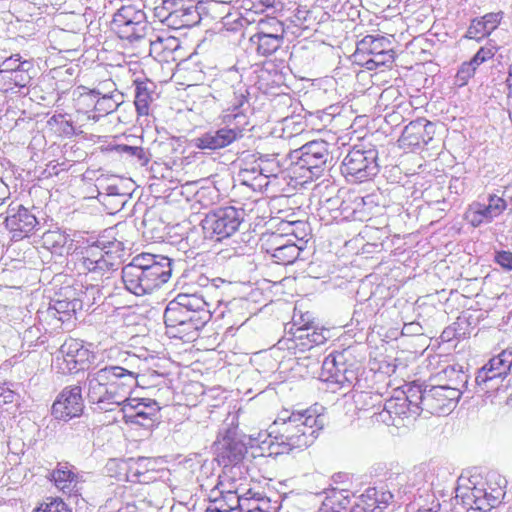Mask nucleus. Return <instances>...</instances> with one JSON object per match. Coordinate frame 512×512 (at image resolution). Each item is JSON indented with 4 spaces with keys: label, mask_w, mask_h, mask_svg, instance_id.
Wrapping results in <instances>:
<instances>
[{
    "label": "nucleus",
    "mask_w": 512,
    "mask_h": 512,
    "mask_svg": "<svg viewBox=\"0 0 512 512\" xmlns=\"http://www.w3.org/2000/svg\"><path fill=\"white\" fill-rule=\"evenodd\" d=\"M136 384L137 373L111 365L90 370L84 385L88 401L97 410L108 412L126 402Z\"/></svg>",
    "instance_id": "1"
},
{
    "label": "nucleus",
    "mask_w": 512,
    "mask_h": 512,
    "mask_svg": "<svg viewBox=\"0 0 512 512\" xmlns=\"http://www.w3.org/2000/svg\"><path fill=\"white\" fill-rule=\"evenodd\" d=\"M212 304L204 293L182 292L171 300L164 311L167 334L190 341L211 319Z\"/></svg>",
    "instance_id": "2"
},
{
    "label": "nucleus",
    "mask_w": 512,
    "mask_h": 512,
    "mask_svg": "<svg viewBox=\"0 0 512 512\" xmlns=\"http://www.w3.org/2000/svg\"><path fill=\"white\" fill-rule=\"evenodd\" d=\"M325 425V417L315 409L303 411L283 410L271 426L276 443L282 447L280 453L311 446Z\"/></svg>",
    "instance_id": "3"
},
{
    "label": "nucleus",
    "mask_w": 512,
    "mask_h": 512,
    "mask_svg": "<svg viewBox=\"0 0 512 512\" xmlns=\"http://www.w3.org/2000/svg\"><path fill=\"white\" fill-rule=\"evenodd\" d=\"M172 274V261L163 255L141 253L122 268V281L127 291L142 296L167 283Z\"/></svg>",
    "instance_id": "4"
},
{
    "label": "nucleus",
    "mask_w": 512,
    "mask_h": 512,
    "mask_svg": "<svg viewBox=\"0 0 512 512\" xmlns=\"http://www.w3.org/2000/svg\"><path fill=\"white\" fill-rule=\"evenodd\" d=\"M290 158L293 173L307 180L318 179L324 172L329 158V144L324 140H314L294 150Z\"/></svg>",
    "instance_id": "5"
},
{
    "label": "nucleus",
    "mask_w": 512,
    "mask_h": 512,
    "mask_svg": "<svg viewBox=\"0 0 512 512\" xmlns=\"http://www.w3.org/2000/svg\"><path fill=\"white\" fill-rule=\"evenodd\" d=\"M122 243L98 240L83 248L80 265L83 270L102 275L115 270L120 263Z\"/></svg>",
    "instance_id": "6"
},
{
    "label": "nucleus",
    "mask_w": 512,
    "mask_h": 512,
    "mask_svg": "<svg viewBox=\"0 0 512 512\" xmlns=\"http://www.w3.org/2000/svg\"><path fill=\"white\" fill-rule=\"evenodd\" d=\"M391 41L382 35H367L361 39L353 53L354 63L368 70L386 66L394 61V51Z\"/></svg>",
    "instance_id": "7"
},
{
    "label": "nucleus",
    "mask_w": 512,
    "mask_h": 512,
    "mask_svg": "<svg viewBox=\"0 0 512 512\" xmlns=\"http://www.w3.org/2000/svg\"><path fill=\"white\" fill-rule=\"evenodd\" d=\"M412 388L408 389L407 394L386 400L383 409L377 414V421L396 427L405 425V421H414L423 408L417 399L418 393L411 392Z\"/></svg>",
    "instance_id": "8"
},
{
    "label": "nucleus",
    "mask_w": 512,
    "mask_h": 512,
    "mask_svg": "<svg viewBox=\"0 0 512 512\" xmlns=\"http://www.w3.org/2000/svg\"><path fill=\"white\" fill-rule=\"evenodd\" d=\"M243 221V211L232 206L217 208L201 221L205 238L221 241L231 237Z\"/></svg>",
    "instance_id": "9"
},
{
    "label": "nucleus",
    "mask_w": 512,
    "mask_h": 512,
    "mask_svg": "<svg viewBox=\"0 0 512 512\" xmlns=\"http://www.w3.org/2000/svg\"><path fill=\"white\" fill-rule=\"evenodd\" d=\"M377 151L374 149H352L344 157L341 164L342 175L350 182H365L379 172Z\"/></svg>",
    "instance_id": "10"
},
{
    "label": "nucleus",
    "mask_w": 512,
    "mask_h": 512,
    "mask_svg": "<svg viewBox=\"0 0 512 512\" xmlns=\"http://www.w3.org/2000/svg\"><path fill=\"white\" fill-rule=\"evenodd\" d=\"M111 26L119 38L130 42L143 38L148 27L145 12L134 4L120 7L113 16Z\"/></svg>",
    "instance_id": "11"
},
{
    "label": "nucleus",
    "mask_w": 512,
    "mask_h": 512,
    "mask_svg": "<svg viewBox=\"0 0 512 512\" xmlns=\"http://www.w3.org/2000/svg\"><path fill=\"white\" fill-rule=\"evenodd\" d=\"M502 493L493 489L488 492L483 486H477L470 482V485H459L456 489L455 505L461 506L463 511L477 510L488 512L498 503Z\"/></svg>",
    "instance_id": "12"
},
{
    "label": "nucleus",
    "mask_w": 512,
    "mask_h": 512,
    "mask_svg": "<svg viewBox=\"0 0 512 512\" xmlns=\"http://www.w3.org/2000/svg\"><path fill=\"white\" fill-rule=\"evenodd\" d=\"M417 392L419 403L431 414H448L460 399L458 388H449L442 384L434 385L430 389L421 390L420 386H413L411 392Z\"/></svg>",
    "instance_id": "13"
},
{
    "label": "nucleus",
    "mask_w": 512,
    "mask_h": 512,
    "mask_svg": "<svg viewBox=\"0 0 512 512\" xmlns=\"http://www.w3.org/2000/svg\"><path fill=\"white\" fill-rule=\"evenodd\" d=\"M511 368L512 350L505 349L478 370L475 382L484 392L497 389L499 383L510 373Z\"/></svg>",
    "instance_id": "14"
},
{
    "label": "nucleus",
    "mask_w": 512,
    "mask_h": 512,
    "mask_svg": "<svg viewBox=\"0 0 512 512\" xmlns=\"http://www.w3.org/2000/svg\"><path fill=\"white\" fill-rule=\"evenodd\" d=\"M307 237L308 225L305 222H282L277 231L262 235L261 248L272 255L293 240L306 243Z\"/></svg>",
    "instance_id": "15"
},
{
    "label": "nucleus",
    "mask_w": 512,
    "mask_h": 512,
    "mask_svg": "<svg viewBox=\"0 0 512 512\" xmlns=\"http://www.w3.org/2000/svg\"><path fill=\"white\" fill-rule=\"evenodd\" d=\"M93 353L77 339H67L59 348L56 362L63 373H77L88 368Z\"/></svg>",
    "instance_id": "16"
},
{
    "label": "nucleus",
    "mask_w": 512,
    "mask_h": 512,
    "mask_svg": "<svg viewBox=\"0 0 512 512\" xmlns=\"http://www.w3.org/2000/svg\"><path fill=\"white\" fill-rule=\"evenodd\" d=\"M125 423L137 424L142 427L152 426L157 420L160 406L150 398H129L121 406Z\"/></svg>",
    "instance_id": "17"
},
{
    "label": "nucleus",
    "mask_w": 512,
    "mask_h": 512,
    "mask_svg": "<svg viewBox=\"0 0 512 512\" xmlns=\"http://www.w3.org/2000/svg\"><path fill=\"white\" fill-rule=\"evenodd\" d=\"M204 10L200 0H183L166 10L164 21L173 29L192 27L200 23Z\"/></svg>",
    "instance_id": "18"
},
{
    "label": "nucleus",
    "mask_w": 512,
    "mask_h": 512,
    "mask_svg": "<svg viewBox=\"0 0 512 512\" xmlns=\"http://www.w3.org/2000/svg\"><path fill=\"white\" fill-rule=\"evenodd\" d=\"M84 410L82 388L79 385L65 387L52 405V415L63 421L80 417Z\"/></svg>",
    "instance_id": "19"
},
{
    "label": "nucleus",
    "mask_w": 512,
    "mask_h": 512,
    "mask_svg": "<svg viewBox=\"0 0 512 512\" xmlns=\"http://www.w3.org/2000/svg\"><path fill=\"white\" fill-rule=\"evenodd\" d=\"M436 133V124L426 119L419 118L411 121L405 126L399 139L400 145L404 148H422L424 146L433 145Z\"/></svg>",
    "instance_id": "20"
},
{
    "label": "nucleus",
    "mask_w": 512,
    "mask_h": 512,
    "mask_svg": "<svg viewBox=\"0 0 512 512\" xmlns=\"http://www.w3.org/2000/svg\"><path fill=\"white\" fill-rule=\"evenodd\" d=\"M355 378V372L346 364L344 351L333 352L325 357L320 372L322 381L336 383L344 387L352 384Z\"/></svg>",
    "instance_id": "21"
},
{
    "label": "nucleus",
    "mask_w": 512,
    "mask_h": 512,
    "mask_svg": "<svg viewBox=\"0 0 512 512\" xmlns=\"http://www.w3.org/2000/svg\"><path fill=\"white\" fill-rule=\"evenodd\" d=\"M96 294L100 298V290L96 286L87 288L82 299L75 297L71 298L66 295L62 297L60 294L57 298L51 300L47 310L48 315L64 323L65 321L69 320L72 315H75L77 311L82 310L83 305L86 302L88 305L90 304V296H92L93 301H95Z\"/></svg>",
    "instance_id": "22"
},
{
    "label": "nucleus",
    "mask_w": 512,
    "mask_h": 512,
    "mask_svg": "<svg viewBox=\"0 0 512 512\" xmlns=\"http://www.w3.org/2000/svg\"><path fill=\"white\" fill-rule=\"evenodd\" d=\"M5 224L12 233V238L19 240L30 235L38 225L36 216L23 205H9Z\"/></svg>",
    "instance_id": "23"
},
{
    "label": "nucleus",
    "mask_w": 512,
    "mask_h": 512,
    "mask_svg": "<svg viewBox=\"0 0 512 512\" xmlns=\"http://www.w3.org/2000/svg\"><path fill=\"white\" fill-rule=\"evenodd\" d=\"M214 449L218 462L224 466L237 464L247 452L245 444L231 431L214 443Z\"/></svg>",
    "instance_id": "24"
},
{
    "label": "nucleus",
    "mask_w": 512,
    "mask_h": 512,
    "mask_svg": "<svg viewBox=\"0 0 512 512\" xmlns=\"http://www.w3.org/2000/svg\"><path fill=\"white\" fill-rule=\"evenodd\" d=\"M505 208V200L502 197L490 195L487 205L473 203L466 212V219L472 226L478 227L483 223L491 222L495 217L500 215Z\"/></svg>",
    "instance_id": "25"
},
{
    "label": "nucleus",
    "mask_w": 512,
    "mask_h": 512,
    "mask_svg": "<svg viewBox=\"0 0 512 512\" xmlns=\"http://www.w3.org/2000/svg\"><path fill=\"white\" fill-rule=\"evenodd\" d=\"M55 486L69 497L77 498L82 489L80 476L67 463H58L51 473Z\"/></svg>",
    "instance_id": "26"
},
{
    "label": "nucleus",
    "mask_w": 512,
    "mask_h": 512,
    "mask_svg": "<svg viewBox=\"0 0 512 512\" xmlns=\"http://www.w3.org/2000/svg\"><path fill=\"white\" fill-rule=\"evenodd\" d=\"M235 133L222 127L216 130H209L202 135L192 139L194 147L201 150H220L235 142Z\"/></svg>",
    "instance_id": "27"
},
{
    "label": "nucleus",
    "mask_w": 512,
    "mask_h": 512,
    "mask_svg": "<svg viewBox=\"0 0 512 512\" xmlns=\"http://www.w3.org/2000/svg\"><path fill=\"white\" fill-rule=\"evenodd\" d=\"M503 15L504 13L499 11L474 18L467 29L466 38L480 41L489 36L500 25Z\"/></svg>",
    "instance_id": "28"
},
{
    "label": "nucleus",
    "mask_w": 512,
    "mask_h": 512,
    "mask_svg": "<svg viewBox=\"0 0 512 512\" xmlns=\"http://www.w3.org/2000/svg\"><path fill=\"white\" fill-rule=\"evenodd\" d=\"M210 505L206 512H239L244 506H241V496L236 491H218V487L211 490Z\"/></svg>",
    "instance_id": "29"
},
{
    "label": "nucleus",
    "mask_w": 512,
    "mask_h": 512,
    "mask_svg": "<svg viewBox=\"0 0 512 512\" xmlns=\"http://www.w3.org/2000/svg\"><path fill=\"white\" fill-rule=\"evenodd\" d=\"M392 499L393 495L390 491L372 487L360 496L358 506L365 512H383Z\"/></svg>",
    "instance_id": "30"
},
{
    "label": "nucleus",
    "mask_w": 512,
    "mask_h": 512,
    "mask_svg": "<svg viewBox=\"0 0 512 512\" xmlns=\"http://www.w3.org/2000/svg\"><path fill=\"white\" fill-rule=\"evenodd\" d=\"M135 108L139 116H148L151 104L157 98L156 85L150 80L135 81Z\"/></svg>",
    "instance_id": "31"
},
{
    "label": "nucleus",
    "mask_w": 512,
    "mask_h": 512,
    "mask_svg": "<svg viewBox=\"0 0 512 512\" xmlns=\"http://www.w3.org/2000/svg\"><path fill=\"white\" fill-rule=\"evenodd\" d=\"M222 120L225 123L226 129L236 134V141L243 137V132L250 125L249 117L245 111L240 110L239 106L224 111Z\"/></svg>",
    "instance_id": "32"
},
{
    "label": "nucleus",
    "mask_w": 512,
    "mask_h": 512,
    "mask_svg": "<svg viewBox=\"0 0 512 512\" xmlns=\"http://www.w3.org/2000/svg\"><path fill=\"white\" fill-rule=\"evenodd\" d=\"M151 460L148 458H130L127 460V469L125 479L129 482L148 483L151 480V469L149 464Z\"/></svg>",
    "instance_id": "33"
},
{
    "label": "nucleus",
    "mask_w": 512,
    "mask_h": 512,
    "mask_svg": "<svg viewBox=\"0 0 512 512\" xmlns=\"http://www.w3.org/2000/svg\"><path fill=\"white\" fill-rule=\"evenodd\" d=\"M293 348H297L300 351L310 350L314 346L325 343L326 337L315 329L308 327L298 328L294 334Z\"/></svg>",
    "instance_id": "34"
},
{
    "label": "nucleus",
    "mask_w": 512,
    "mask_h": 512,
    "mask_svg": "<svg viewBox=\"0 0 512 512\" xmlns=\"http://www.w3.org/2000/svg\"><path fill=\"white\" fill-rule=\"evenodd\" d=\"M42 246L49 250L52 254L62 256L64 253H68L69 248L67 247L68 236L60 230L46 231L41 238Z\"/></svg>",
    "instance_id": "35"
},
{
    "label": "nucleus",
    "mask_w": 512,
    "mask_h": 512,
    "mask_svg": "<svg viewBox=\"0 0 512 512\" xmlns=\"http://www.w3.org/2000/svg\"><path fill=\"white\" fill-rule=\"evenodd\" d=\"M19 69L12 72L10 75H7L2 80L9 81L10 84L14 85L15 87L24 88L27 87L32 79L33 75L32 72H34V65L31 60H25V62L21 64H17Z\"/></svg>",
    "instance_id": "36"
},
{
    "label": "nucleus",
    "mask_w": 512,
    "mask_h": 512,
    "mask_svg": "<svg viewBox=\"0 0 512 512\" xmlns=\"http://www.w3.org/2000/svg\"><path fill=\"white\" fill-rule=\"evenodd\" d=\"M298 240H293L287 245H284L281 249L271 255V258L277 264L288 265L294 263L299 257L300 252L303 250L305 243H297Z\"/></svg>",
    "instance_id": "37"
},
{
    "label": "nucleus",
    "mask_w": 512,
    "mask_h": 512,
    "mask_svg": "<svg viewBox=\"0 0 512 512\" xmlns=\"http://www.w3.org/2000/svg\"><path fill=\"white\" fill-rule=\"evenodd\" d=\"M252 172H257L263 181L270 177L276 178L281 173V166L273 156L260 157L256 165L252 167Z\"/></svg>",
    "instance_id": "38"
},
{
    "label": "nucleus",
    "mask_w": 512,
    "mask_h": 512,
    "mask_svg": "<svg viewBox=\"0 0 512 512\" xmlns=\"http://www.w3.org/2000/svg\"><path fill=\"white\" fill-rule=\"evenodd\" d=\"M122 94L120 93H109L100 97H97V100L94 104V111L99 113V116L108 115L117 110L119 105L123 102Z\"/></svg>",
    "instance_id": "39"
},
{
    "label": "nucleus",
    "mask_w": 512,
    "mask_h": 512,
    "mask_svg": "<svg viewBox=\"0 0 512 512\" xmlns=\"http://www.w3.org/2000/svg\"><path fill=\"white\" fill-rule=\"evenodd\" d=\"M439 380L447 379V383L442 384L449 388H458L460 395L463 393V388L466 387L468 376L461 370H457L453 366L445 368L439 375Z\"/></svg>",
    "instance_id": "40"
},
{
    "label": "nucleus",
    "mask_w": 512,
    "mask_h": 512,
    "mask_svg": "<svg viewBox=\"0 0 512 512\" xmlns=\"http://www.w3.org/2000/svg\"><path fill=\"white\" fill-rule=\"evenodd\" d=\"M251 42L256 45L257 52L263 56L271 55L281 45L282 38L274 36L252 35Z\"/></svg>",
    "instance_id": "41"
},
{
    "label": "nucleus",
    "mask_w": 512,
    "mask_h": 512,
    "mask_svg": "<svg viewBox=\"0 0 512 512\" xmlns=\"http://www.w3.org/2000/svg\"><path fill=\"white\" fill-rule=\"evenodd\" d=\"M283 24L277 20L274 17L261 19L258 23V32H256L254 35H271L274 37H283Z\"/></svg>",
    "instance_id": "42"
},
{
    "label": "nucleus",
    "mask_w": 512,
    "mask_h": 512,
    "mask_svg": "<svg viewBox=\"0 0 512 512\" xmlns=\"http://www.w3.org/2000/svg\"><path fill=\"white\" fill-rule=\"evenodd\" d=\"M280 4L278 0H243L242 7L246 11H251L256 14L268 11L274 12L276 5Z\"/></svg>",
    "instance_id": "43"
},
{
    "label": "nucleus",
    "mask_w": 512,
    "mask_h": 512,
    "mask_svg": "<svg viewBox=\"0 0 512 512\" xmlns=\"http://www.w3.org/2000/svg\"><path fill=\"white\" fill-rule=\"evenodd\" d=\"M239 179L242 181L243 184L250 186L252 188H262L264 186H267L269 184L268 181H265L262 183V180L257 172H252V168L248 169H241L238 174Z\"/></svg>",
    "instance_id": "44"
},
{
    "label": "nucleus",
    "mask_w": 512,
    "mask_h": 512,
    "mask_svg": "<svg viewBox=\"0 0 512 512\" xmlns=\"http://www.w3.org/2000/svg\"><path fill=\"white\" fill-rule=\"evenodd\" d=\"M105 468L109 476L118 478L119 480L125 479L127 461L119 459H109Z\"/></svg>",
    "instance_id": "45"
},
{
    "label": "nucleus",
    "mask_w": 512,
    "mask_h": 512,
    "mask_svg": "<svg viewBox=\"0 0 512 512\" xmlns=\"http://www.w3.org/2000/svg\"><path fill=\"white\" fill-rule=\"evenodd\" d=\"M476 68L468 61L464 62L458 69L455 76V84L459 87L466 85L471 77L474 76Z\"/></svg>",
    "instance_id": "46"
},
{
    "label": "nucleus",
    "mask_w": 512,
    "mask_h": 512,
    "mask_svg": "<svg viewBox=\"0 0 512 512\" xmlns=\"http://www.w3.org/2000/svg\"><path fill=\"white\" fill-rule=\"evenodd\" d=\"M35 512H71V510L62 499L52 498L37 508Z\"/></svg>",
    "instance_id": "47"
},
{
    "label": "nucleus",
    "mask_w": 512,
    "mask_h": 512,
    "mask_svg": "<svg viewBox=\"0 0 512 512\" xmlns=\"http://www.w3.org/2000/svg\"><path fill=\"white\" fill-rule=\"evenodd\" d=\"M216 281L217 279H209L205 275H199L196 280V285L200 290H195L194 292L204 293V295H206V299L210 302L209 293L215 291L218 287Z\"/></svg>",
    "instance_id": "48"
},
{
    "label": "nucleus",
    "mask_w": 512,
    "mask_h": 512,
    "mask_svg": "<svg viewBox=\"0 0 512 512\" xmlns=\"http://www.w3.org/2000/svg\"><path fill=\"white\" fill-rule=\"evenodd\" d=\"M120 148L123 153L138 158L141 165L149 162L148 153L143 147L123 145Z\"/></svg>",
    "instance_id": "49"
},
{
    "label": "nucleus",
    "mask_w": 512,
    "mask_h": 512,
    "mask_svg": "<svg viewBox=\"0 0 512 512\" xmlns=\"http://www.w3.org/2000/svg\"><path fill=\"white\" fill-rule=\"evenodd\" d=\"M328 502L324 503V506L330 507L333 511H336L335 503H338L339 508H346L349 504V499L343 496L342 491H332L331 496L327 498Z\"/></svg>",
    "instance_id": "50"
},
{
    "label": "nucleus",
    "mask_w": 512,
    "mask_h": 512,
    "mask_svg": "<svg viewBox=\"0 0 512 512\" xmlns=\"http://www.w3.org/2000/svg\"><path fill=\"white\" fill-rule=\"evenodd\" d=\"M494 54L495 53L493 47H482L477 51V53L472 57V59L469 62L477 69L479 65L491 59L494 56Z\"/></svg>",
    "instance_id": "51"
},
{
    "label": "nucleus",
    "mask_w": 512,
    "mask_h": 512,
    "mask_svg": "<svg viewBox=\"0 0 512 512\" xmlns=\"http://www.w3.org/2000/svg\"><path fill=\"white\" fill-rule=\"evenodd\" d=\"M101 93L97 90H89L85 93L80 94L79 98L77 99V106L78 111H80L84 106H93L97 100V97Z\"/></svg>",
    "instance_id": "52"
},
{
    "label": "nucleus",
    "mask_w": 512,
    "mask_h": 512,
    "mask_svg": "<svg viewBox=\"0 0 512 512\" xmlns=\"http://www.w3.org/2000/svg\"><path fill=\"white\" fill-rule=\"evenodd\" d=\"M17 398V394L7 384L0 385V405L11 404Z\"/></svg>",
    "instance_id": "53"
},
{
    "label": "nucleus",
    "mask_w": 512,
    "mask_h": 512,
    "mask_svg": "<svg viewBox=\"0 0 512 512\" xmlns=\"http://www.w3.org/2000/svg\"><path fill=\"white\" fill-rule=\"evenodd\" d=\"M495 261L504 269L512 270V252L500 251L495 256Z\"/></svg>",
    "instance_id": "54"
},
{
    "label": "nucleus",
    "mask_w": 512,
    "mask_h": 512,
    "mask_svg": "<svg viewBox=\"0 0 512 512\" xmlns=\"http://www.w3.org/2000/svg\"><path fill=\"white\" fill-rule=\"evenodd\" d=\"M422 334L423 328L418 322L405 323L402 328V335L404 336H416Z\"/></svg>",
    "instance_id": "55"
},
{
    "label": "nucleus",
    "mask_w": 512,
    "mask_h": 512,
    "mask_svg": "<svg viewBox=\"0 0 512 512\" xmlns=\"http://www.w3.org/2000/svg\"><path fill=\"white\" fill-rule=\"evenodd\" d=\"M284 125H285V128H289L291 127L292 125L294 126V131L296 134L302 132L304 130V127H303V124L302 123H296L294 121L293 118H285L284 119Z\"/></svg>",
    "instance_id": "56"
},
{
    "label": "nucleus",
    "mask_w": 512,
    "mask_h": 512,
    "mask_svg": "<svg viewBox=\"0 0 512 512\" xmlns=\"http://www.w3.org/2000/svg\"><path fill=\"white\" fill-rule=\"evenodd\" d=\"M503 199L512 203V180L504 187Z\"/></svg>",
    "instance_id": "57"
},
{
    "label": "nucleus",
    "mask_w": 512,
    "mask_h": 512,
    "mask_svg": "<svg viewBox=\"0 0 512 512\" xmlns=\"http://www.w3.org/2000/svg\"><path fill=\"white\" fill-rule=\"evenodd\" d=\"M308 13H309V12H308L307 10H303V9L298 8V9L296 10L295 17H296L298 20H303V21H305V20H306V18H307V14H308Z\"/></svg>",
    "instance_id": "58"
},
{
    "label": "nucleus",
    "mask_w": 512,
    "mask_h": 512,
    "mask_svg": "<svg viewBox=\"0 0 512 512\" xmlns=\"http://www.w3.org/2000/svg\"><path fill=\"white\" fill-rule=\"evenodd\" d=\"M506 83L508 88V99L512 100V78H507Z\"/></svg>",
    "instance_id": "59"
},
{
    "label": "nucleus",
    "mask_w": 512,
    "mask_h": 512,
    "mask_svg": "<svg viewBox=\"0 0 512 512\" xmlns=\"http://www.w3.org/2000/svg\"><path fill=\"white\" fill-rule=\"evenodd\" d=\"M114 189H115V187H112V186L108 187L109 194H115Z\"/></svg>",
    "instance_id": "60"
},
{
    "label": "nucleus",
    "mask_w": 512,
    "mask_h": 512,
    "mask_svg": "<svg viewBox=\"0 0 512 512\" xmlns=\"http://www.w3.org/2000/svg\"><path fill=\"white\" fill-rule=\"evenodd\" d=\"M507 78H512V64L509 67V74Z\"/></svg>",
    "instance_id": "61"
},
{
    "label": "nucleus",
    "mask_w": 512,
    "mask_h": 512,
    "mask_svg": "<svg viewBox=\"0 0 512 512\" xmlns=\"http://www.w3.org/2000/svg\"><path fill=\"white\" fill-rule=\"evenodd\" d=\"M294 229L296 230V233H298V234L301 233V228L294 227Z\"/></svg>",
    "instance_id": "62"
},
{
    "label": "nucleus",
    "mask_w": 512,
    "mask_h": 512,
    "mask_svg": "<svg viewBox=\"0 0 512 512\" xmlns=\"http://www.w3.org/2000/svg\"><path fill=\"white\" fill-rule=\"evenodd\" d=\"M154 53H156L157 55H160L163 53V51H153Z\"/></svg>",
    "instance_id": "63"
},
{
    "label": "nucleus",
    "mask_w": 512,
    "mask_h": 512,
    "mask_svg": "<svg viewBox=\"0 0 512 512\" xmlns=\"http://www.w3.org/2000/svg\"><path fill=\"white\" fill-rule=\"evenodd\" d=\"M92 118L97 121L99 119V117H97L96 115H93Z\"/></svg>",
    "instance_id": "64"
}]
</instances>
